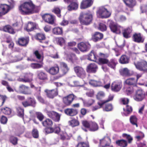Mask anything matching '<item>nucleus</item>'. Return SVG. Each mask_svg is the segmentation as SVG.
I'll return each mask as SVG.
<instances>
[{
	"mask_svg": "<svg viewBox=\"0 0 147 147\" xmlns=\"http://www.w3.org/2000/svg\"><path fill=\"white\" fill-rule=\"evenodd\" d=\"M40 9V6L36 5L31 0L24 2L19 7V10L23 15H30L38 13Z\"/></svg>",
	"mask_w": 147,
	"mask_h": 147,
	"instance_id": "obj_1",
	"label": "nucleus"
},
{
	"mask_svg": "<svg viewBox=\"0 0 147 147\" xmlns=\"http://www.w3.org/2000/svg\"><path fill=\"white\" fill-rule=\"evenodd\" d=\"M80 24L88 26L90 24L93 20V15L90 12L81 13L79 18Z\"/></svg>",
	"mask_w": 147,
	"mask_h": 147,
	"instance_id": "obj_2",
	"label": "nucleus"
},
{
	"mask_svg": "<svg viewBox=\"0 0 147 147\" xmlns=\"http://www.w3.org/2000/svg\"><path fill=\"white\" fill-rule=\"evenodd\" d=\"M97 13L99 18L102 19L109 18L111 15V12L105 6L100 7L97 11Z\"/></svg>",
	"mask_w": 147,
	"mask_h": 147,
	"instance_id": "obj_3",
	"label": "nucleus"
},
{
	"mask_svg": "<svg viewBox=\"0 0 147 147\" xmlns=\"http://www.w3.org/2000/svg\"><path fill=\"white\" fill-rule=\"evenodd\" d=\"M134 64L136 68L140 71H147V62L144 60L140 61L134 62Z\"/></svg>",
	"mask_w": 147,
	"mask_h": 147,
	"instance_id": "obj_4",
	"label": "nucleus"
},
{
	"mask_svg": "<svg viewBox=\"0 0 147 147\" xmlns=\"http://www.w3.org/2000/svg\"><path fill=\"white\" fill-rule=\"evenodd\" d=\"M77 98V96L74 94H70L62 98V102L66 106H69Z\"/></svg>",
	"mask_w": 147,
	"mask_h": 147,
	"instance_id": "obj_5",
	"label": "nucleus"
},
{
	"mask_svg": "<svg viewBox=\"0 0 147 147\" xmlns=\"http://www.w3.org/2000/svg\"><path fill=\"white\" fill-rule=\"evenodd\" d=\"M15 2L12 1L10 5L5 4H0V13L3 16L7 14L11 10V7H13L14 5Z\"/></svg>",
	"mask_w": 147,
	"mask_h": 147,
	"instance_id": "obj_6",
	"label": "nucleus"
},
{
	"mask_svg": "<svg viewBox=\"0 0 147 147\" xmlns=\"http://www.w3.org/2000/svg\"><path fill=\"white\" fill-rule=\"evenodd\" d=\"M21 104L25 108L29 107L34 108L36 106V102L34 98L29 97L28 98L27 100L22 101Z\"/></svg>",
	"mask_w": 147,
	"mask_h": 147,
	"instance_id": "obj_7",
	"label": "nucleus"
},
{
	"mask_svg": "<svg viewBox=\"0 0 147 147\" xmlns=\"http://www.w3.org/2000/svg\"><path fill=\"white\" fill-rule=\"evenodd\" d=\"M146 93L145 92L141 89L137 90L135 94L133 96V98L137 101H141L145 98Z\"/></svg>",
	"mask_w": 147,
	"mask_h": 147,
	"instance_id": "obj_8",
	"label": "nucleus"
},
{
	"mask_svg": "<svg viewBox=\"0 0 147 147\" xmlns=\"http://www.w3.org/2000/svg\"><path fill=\"white\" fill-rule=\"evenodd\" d=\"M46 114L48 117L56 122H59L60 120L61 114L54 111H47Z\"/></svg>",
	"mask_w": 147,
	"mask_h": 147,
	"instance_id": "obj_9",
	"label": "nucleus"
},
{
	"mask_svg": "<svg viewBox=\"0 0 147 147\" xmlns=\"http://www.w3.org/2000/svg\"><path fill=\"white\" fill-rule=\"evenodd\" d=\"M43 20L46 22L50 24H53L55 23V16L49 13H45L42 16Z\"/></svg>",
	"mask_w": 147,
	"mask_h": 147,
	"instance_id": "obj_10",
	"label": "nucleus"
},
{
	"mask_svg": "<svg viewBox=\"0 0 147 147\" xmlns=\"http://www.w3.org/2000/svg\"><path fill=\"white\" fill-rule=\"evenodd\" d=\"M109 22V26L111 31L114 33L120 34L121 33V27L117 26L112 20H108Z\"/></svg>",
	"mask_w": 147,
	"mask_h": 147,
	"instance_id": "obj_11",
	"label": "nucleus"
},
{
	"mask_svg": "<svg viewBox=\"0 0 147 147\" xmlns=\"http://www.w3.org/2000/svg\"><path fill=\"white\" fill-rule=\"evenodd\" d=\"M113 98V97L109 96L107 100H101L100 101L97 102L98 105H95L92 107V110L93 111H96L102 108L105 103L112 100Z\"/></svg>",
	"mask_w": 147,
	"mask_h": 147,
	"instance_id": "obj_12",
	"label": "nucleus"
},
{
	"mask_svg": "<svg viewBox=\"0 0 147 147\" xmlns=\"http://www.w3.org/2000/svg\"><path fill=\"white\" fill-rule=\"evenodd\" d=\"M47 97L49 98L53 99L58 94V89L56 88L52 90L46 89L45 90Z\"/></svg>",
	"mask_w": 147,
	"mask_h": 147,
	"instance_id": "obj_13",
	"label": "nucleus"
},
{
	"mask_svg": "<svg viewBox=\"0 0 147 147\" xmlns=\"http://www.w3.org/2000/svg\"><path fill=\"white\" fill-rule=\"evenodd\" d=\"M74 69L78 77L83 78L86 76L85 71L82 67L76 66L74 67Z\"/></svg>",
	"mask_w": 147,
	"mask_h": 147,
	"instance_id": "obj_14",
	"label": "nucleus"
},
{
	"mask_svg": "<svg viewBox=\"0 0 147 147\" xmlns=\"http://www.w3.org/2000/svg\"><path fill=\"white\" fill-rule=\"evenodd\" d=\"M91 45L88 42H81L78 44V48L82 52L88 51L90 49Z\"/></svg>",
	"mask_w": 147,
	"mask_h": 147,
	"instance_id": "obj_15",
	"label": "nucleus"
},
{
	"mask_svg": "<svg viewBox=\"0 0 147 147\" xmlns=\"http://www.w3.org/2000/svg\"><path fill=\"white\" fill-rule=\"evenodd\" d=\"M29 39L27 37H21L19 38L16 43L20 46L23 47H26L28 44Z\"/></svg>",
	"mask_w": 147,
	"mask_h": 147,
	"instance_id": "obj_16",
	"label": "nucleus"
},
{
	"mask_svg": "<svg viewBox=\"0 0 147 147\" xmlns=\"http://www.w3.org/2000/svg\"><path fill=\"white\" fill-rule=\"evenodd\" d=\"M67 8L69 11H76L77 10L79 7V3L78 0H74L70 2Z\"/></svg>",
	"mask_w": 147,
	"mask_h": 147,
	"instance_id": "obj_17",
	"label": "nucleus"
},
{
	"mask_svg": "<svg viewBox=\"0 0 147 147\" xmlns=\"http://www.w3.org/2000/svg\"><path fill=\"white\" fill-rule=\"evenodd\" d=\"M94 0H82L80 4V8L85 9L90 7L92 5Z\"/></svg>",
	"mask_w": 147,
	"mask_h": 147,
	"instance_id": "obj_18",
	"label": "nucleus"
},
{
	"mask_svg": "<svg viewBox=\"0 0 147 147\" xmlns=\"http://www.w3.org/2000/svg\"><path fill=\"white\" fill-rule=\"evenodd\" d=\"M133 40L137 43H142L144 41V38H143L140 33H135L132 36Z\"/></svg>",
	"mask_w": 147,
	"mask_h": 147,
	"instance_id": "obj_19",
	"label": "nucleus"
},
{
	"mask_svg": "<svg viewBox=\"0 0 147 147\" xmlns=\"http://www.w3.org/2000/svg\"><path fill=\"white\" fill-rule=\"evenodd\" d=\"M98 57L96 52L94 50H92L87 55V58L88 60L96 62H97Z\"/></svg>",
	"mask_w": 147,
	"mask_h": 147,
	"instance_id": "obj_20",
	"label": "nucleus"
},
{
	"mask_svg": "<svg viewBox=\"0 0 147 147\" xmlns=\"http://www.w3.org/2000/svg\"><path fill=\"white\" fill-rule=\"evenodd\" d=\"M103 38V34L99 32H95L92 35V40L94 42H96L102 39Z\"/></svg>",
	"mask_w": 147,
	"mask_h": 147,
	"instance_id": "obj_21",
	"label": "nucleus"
},
{
	"mask_svg": "<svg viewBox=\"0 0 147 147\" xmlns=\"http://www.w3.org/2000/svg\"><path fill=\"white\" fill-rule=\"evenodd\" d=\"M35 39L41 43H44L46 44L48 43V42L44 41L46 37L45 34L42 33H37L34 36Z\"/></svg>",
	"mask_w": 147,
	"mask_h": 147,
	"instance_id": "obj_22",
	"label": "nucleus"
},
{
	"mask_svg": "<svg viewBox=\"0 0 147 147\" xmlns=\"http://www.w3.org/2000/svg\"><path fill=\"white\" fill-rule=\"evenodd\" d=\"M122 87V83L119 82H113L111 86V90L113 92H117L119 91Z\"/></svg>",
	"mask_w": 147,
	"mask_h": 147,
	"instance_id": "obj_23",
	"label": "nucleus"
},
{
	"mask_svg": "<svg viewBox=\"0 0 147 147\" xmlns=\"http://www.w3.org/2000/svg\"><path fill=\"white\" fill-rule=\"evenodd\" d=\"M98 68L97 66L94 63H91L89 64L87 66L86 70L89 73H95L96 71Z\"/></svg>",
	"mask_w": 147,
	"mask_h": 147,
	"instance_id": "obj_24",
	"label": "nucleus"
},
{
	"mask_svg": "<svg viewBox=\"0 0 147 147\" xmlns=\"http://www.w3.org/2000/svg\"><path fill=\"white\" fill-rule=\"evenodd\" d=\"M32 80V75L30 74H25L23 78H20L19 81L25 83L30 82Z\"/></svg>",
	"mask_w": 147,
	"mask_h": 147,
	"instance_id": "obj_25",
	"label": "nucleus"
},
{
	"mask_svg": "<svg viewBox=\"0 0 147 147\" xmlns=\"http://www.w3.org/2000/svg\"><path fill=\"white\" fill-rule=\"evenodd\" d=\"M36 29V24L32 22H29L24 28V29L28 32Z\"/></svg>",
	"mask_w": 147,
	"mask_h": 147,
	"instance_id": "obj_26",
	"label": "nucleus"
},
{
	"mask_svg": "<svg viewBox=\"0 0 147 147\" xmlns=\"http://www.w3.org/2000/svg\"><path fill=\"white\" fill-rule=\"evenodd\" d=\"M19 91L22 94H30L29 87L24 85H20L19 86Z\"/></svg>",
	"mask_w": 147,
	"mask_h": 147,
	"instance_id": "obj_27",
	"label": "nucleus"
},
{
	"mask_svg": "<svg viewBox=\"0 0 147 147\" xmlns=\"http://www.w3.org/2000/svg\"><path fill=\"white\" fill-rule=\"evenodd\" d=\"M61 66V71L62 73V76L66 74L69 70V68L67 65L65 63L63 62H61L60 63Z\"/></svg>",
	"mask_w": 147,
	"mask_h": 147,
	"instance_id": "obj_28",
	"label": "nucleus"
},
{
	"mask_svg": "<svg viewBox=\"0 0 147 147\" xmlns=\"http://www.w3.org/2000/svg\"><path fill=\"white\" fill-rule=\"evenodd\" d=\"M130 61V57L125 55H122L120 58L119 62L121 64H125L128 63Z\"/></svg>",
	"mask_w": 147,
	"mask_h": 147,
	"instance_id": "obj_29",
	"label": "nucleus"
},
{
	"mask_svg": "<svg viewBox=\"0 0 147 147\" xmlns=\"http://www.w3.org/2000/svg\"><path fill=\"white\" fill-rule=\"evenodd\" d=\"M53 34L56 35H62L63 34V30L62 27H57L53 28L52 30Z\"/></svg>",
	"mask_w": 147,
	"mask_h": 147,
	"instance_id": "obj_30",
	"label": "nucleus"
},
{
	"mask_svg": "<svg viewBox=\"0 0 147 147\" xmlns=\"http://www.w3.org/2000/svg\"><path fill=\"white\" fill-rule=\"evenodd\" d=\"M61 8L59 6H55L52 10V12L59 18L61 17Z\"/></svg>",
	"mask_w": 147,
	"mask_h": 147,
	"instance_id": "obj_31",
	"label": "nucleus"
},
{
	"mask_svg": "<svg viewBox=\"0 0 147 147\" xmlns=\"http://www.w3.org/2000/svg\"><path fill=\"white\" fill-rule=\"evenodd\" d=\"M59 66L57 65L56 66H53L50 68L47 71L50 74L52 75H55L57 74L59 71Z\"/></svg>",
	"mask_w": 147,
	"mask_h": 147,
	"instance_id": "obj_32",
	"label": "nucleus"
},
{
	"mask_svg": "<svg viewBox=\"0 0 147 147\" xmlns=\"http://www.w3.org/2000/svg\"><path fill=\"white\" fill-rule=\"evenodd\" d=\"M3 30L4 32L12 34H14L15 33L12 27L9 25L4 26L3 28Z\"/></svg>",
	"mask_w": 147,
	"mask_h": 147,
	"instance_id": "obj_33",
	"label": "nucleus"
},
{
	"mask_svg": "<svg viewBox=\"0 0 147 147\" xmlns=\"http://www.w3.org/2000/svg\"><path fill=\"white\" fill-rule=\"evenodd\" d=\"M37 77L38 79L42 80H46L48 79L47 74L42 71H41L38 73Z\"/></svg>",
	"mask_w": 147,
	"mask_h": 147,
	"instance_id": "obj_34",
	"label": "nucleus"
},
{
	"mask_svg": "<svg viewBox=\"0 0 147 147\" xmlns=\"http://www.w3.org/2000/svg\"><path fill=\"white\" fill-rule=\"evenodd\" d=\"M99 129L98 124L95 122H91L90 125L89 129L91 131H97Z\"/></svg>",
	"mask_w": 147,
	"mask_h": 147,
	"instance_id": "obj_35",
	"label": "nucleus"
},
{
	"mask_svg": "<svg viewBox=\"0 0 147 147\" xmlns=\"http://www.w3.org/2000/svg\"><path fill=\"white\" fill-rule=\"evenodd\" d=\"M117 64V60L114 58H112L107 63V65L109 67L114 69L116 67V65Z\"/></svg>",
	"mask_w": 147,
	"mask_h": 147,
	"instance_id": "obj_36",
	"label": "nucleus"
},
{
	"mask_svg": "<svg viewBox=\"0 0 147 147\" xmlns=\"http://www.w3.org/2000/svg\"><path fill=\"white\" fill-rule=\"evenodd\" d=\"M138 119L135 115H132L129 118V121L130 123L133 125H135L136 127H138Z\"/></svg>",
	"mask_w": 147,
	"mask_h": 147,
	"instance_id": "obj_37",
	"label": "nucleus"
},
{
	"mask_svg": "<svg viewBox=\"0 0 147 147\" xmlns=\"http://www.w3.org/2000/svg\"><path fill=\"white\" fill-rule=\"evenodd\" d=\"M69 125L72 127L78 126L80 125V122L74 118L69 120L68 122Z\"/></svg>",
	"mask_w": 147,
	"mask_h": 147,
	"instance_id": "obj_38",
	"label": "nucleus"
},
{
	"mask_svg": "<svg viewBox=\"0 0 147 147\" xmlns=\"http://www.w3.org/2000/svg\"><path fill=\"white\" fill-rule=\"evenodd\" d=\"M132 31V29L129 27L124 29L123 32V37L126 38L130 37V34L131 33Z\"/></svg>",
	"mask_w": 147,
	"mask_h": 147,
	"instance_id": "obj_39",
	"label": "nucleus"
},
{
	"mask_svg": "<svg viewBox=\"0 0 147 147\" xmlns=\"http://www.w3.org/2000/svg\"><path fill=\"white\" fill-rule=\"evenodd\" d=\"M42 125L44 127L52 126L53 125V122L49 118H46L42 122Z\"/></svg>",
	"mask_w": 147,
	"mask_h": 147,
	"instance_id": "obj_40",
	"label": "nucleus"
},
{
	"mask_svg": "<svg viewBox=\"0 0 147 147\" xmlns=\"http://www.w3.org/2000/svg\"><path fill=\"white\" fill-rule=\"evenodd\" d=\"M125 82L127 85L135 86L136 85L137 80L135 78H131L127 79Z\"/></svg>",
	"mask_w": 147,
	"mask_h": 147,
	"instance_id": "obj_41",
	"label": "nucleus"
},
{
	"mask_svg": "<svg viewBox=\"0 0 147 147\" xmlns=\"http://www.w3.org/2000/svg\"><path fill=\"white\" fill-rule=\"evenodd\" d=\"M123 110L125 113H124L125 115L127 116L132 112L133 108L131 106L127 105H126L125 108H123Z\"/></svg>",
	"mask_w": 147,
	"mask_h": 147,
	"instance_id": "obj_42",
	"label": "nucleus"
},
{
	"mask_svg": "<svg viewBox=\"0 0 147 147\" xmlns=\"http://www.w3.org/2000/svg\"><path fill=\"white\" fill-rule=\"evenodd\" d=\"M16 112L18 115L21 117L23 118L24 115V109L21 106H18L16 107Z\"/></svg>",
	"mask_w": 147,
	"mask_h": 147,
	"instance_id": "obj_43",
	"label": "nucleus"
},
{
	"mask_svg": "<svg viewBox=\"0 0 147 147\" xmlns=\"http://www.w3.org/2000/svg\"><path fill=\"white\" fill-rule=\"evenodd\" d=\"M126 5L129 8H132L136 5V2L133 0H123Z\"/></svg>",
	"mask_w": 147,
	"mask_h": 147,
	"instance_id": "obj_44",
	"label": "nucleus"
},
{
	"mask_svg": "<svg viewBox=\"0 0 147 147\" xmlns=\"http://www.w3.org/2000/svg\"><path fill=\"white\" fill-rule=\"evenodd\" d=\"M116 143L118 146L121 147H126L127 145V141L123 139L117 140Z\"/></svg>",
	"mask_w": 147,
	"mask_h": 147,
	"instance_id": "obj_45",
	"label": "nucleus"
},
{
	"mask_svg": "<svg viewBox=\"0 0 147 147\" xmlns=\"http://www.w3.org/2000/svg\"><path fill=\"white\" fill-rule=\"evenodd\" d=\"M98 147H114L113 145H111L110 144L106 143V141L104 139H102L100 140Z\"/></svg>",
	"mask_w": 147,
	"mask_h": 147,
	"instance_id": "obj_46",
	"label": "nucleus"
},
{
	"mask_svg": "<svg viewBox=\"0 0 147 147\" xmlns=\"http://www.w3.org/2000/svg\"><path fill=\"white\" fill-rule=\"evenodd\" d=\"M2 112L6 115H10L12 112V110L8 107H5L1 109Z\"/></svg>",
	"mask_w": 147,
	"mask_h": 147,
	"instance_id": "obj_47",
	"label": "nucleus"
},
{
	"mask_svg": "<svg viewBox=\"0 0 147 147\" xmlns=\"http://www.w3.org/2000/svg\"><path fill=\"white\" fill-rule=\"evenodd\" d=\"M18 139L17 137L13 136H11L9 137V141L13 145L15 146L18 144Z\"/></svg>",
	"mask_w": 147,
	"mask_h": 147,
	"instance_id": "obj_48",
	"label": "nucleus"
},
{
	"mask_svg": "<svg viewBox=\"0 0 147 147\" xmlns=\"http://www.w3.org/2000/svg\"><path fill=\"white\" fill-rule=\"evenodd\" d=\"M82 124L83 126L86 128H82V129L84 131L87 132L88 130L87 129H89L90 125V122H89L86 120L83 121H82Z\"/></svg>",
	"mask_w": 147,
	"mask_h": 147,
	"instance_id": "obj_49",
	"label": "nucleus"
},
{
	"mask_svg": "<svg viewBox=\"0 0 147 147\" xmlns=\"http://www.w3.org/2000/svg\"><path fill=\"white\" fill-rule=\"evenodd\" d=\"M8 99V98L6 95L0 94V107L4 105Z\"/></svg>",
	"mask_w": 147,
	"mask_h": 147,
	"instance_id": "obj_50",
	"label": "nucleus"
},
{
	"mask_svg": "<svg viewBox=\"0 0 147 147\" xmlns=\"http://www.w3.org/2000/svg\"><path fill=\"white\" fill-rule=\"evenodd\" d=\"M121 74L123 76H130L129 71L127 68H125L120 71Z\"/></svg>",
	"mask_w": 147,
	"mask_h": 147,
	"instance_id": "obj_51",
	"label": "nucleus"
},
{
	"mask_svg": "<svg viewBox=\"0 0 147 147\" xmlns=\"http://www.w3.org/2000/svg\"><path fill=\"white\" fill-rule=\"evenodd\" d=\"M108 62V59L106 58H99L97 59V62L99 64H107Z\"/></svg>",
	"mask_w": 147,
	"mask_h": 147,
	"instance_id": "obj_52",
	"label": "nucleus"
},
{
	"mask_svg": "<svg viewBox=\"0 0 147 147\" xmlns=\"http://www.w3.org/2000/svg\"><path fill=\"white\" fill-rule=\"evenodd\" d=\"M113 109V107L111 104H106L103 108V110L104 111L108 112L112 111Z\"/></svg>",
	"mask_w": 147,
	"mask_h": 147,
	"instance_id": "obj_53",
	"label": "nucleus"
},
{
	"mask_svg": "<svg viewBox=\"0 0 147 147\" xmlns=\"http://www.w3.org/2000/svg\"><path fill=\"white\" fill-rule=\"evenodd\" d=\"M56 41H57V44L62 46L65 44V39L62 37H58L56 38Z\"/></svg>",
	"mask_w": 147,
	"mask_h": 147,
	"instance_id": "obj_54",
	"label": "nucleus"
},
{
	"mask_svg": "<svg viewBox=\"0 0 147 147\" xmlns=\"http://www.w3.org/2000/svg\"><path fill=\"white\" fill-rule=\"evenodd\" d=\"M32 137L35 138H38L39 137V134L38 130L36 128L33 129L31 132Z\"/></svg>",
	"mask_w": 147,
	"mask_h": 147,
	"instance_id": "obj_55",
	"label": "nucleus"
},
{
	"mask_svg": "<svg viewBox=\"0 0 147 147\" xmlns=\"http://www.w3.org/2000/svg\"><path fill=\"white\" fill-rule=\"evenodd\" d=\"M44 129V131L46 134L53 133V127L52 126L45 127Z\"/></svg>",
	"mask_w": 147,
	"mask_h": 147,
	"instance_id": "obj_56",
	"label": "nucleus"
},
{
	"mask_svg": "<svg viewBox=\"0 0 147 147\" xmlns=\"http://www.w3.org/2000/svg\"><path fill=\"white\" fill-rule=\"evenodd\" d=\"M36 117L40 121H42L44 118V116L41 112H36Z\"/></svg>",
	"mask_w": 147,
	"mask_h": 147,
	"instance_id": "obj_57",
	"label": "nucleus"
},
{
	"mask_svg": "<svg viewBox=\"0 0 147 147\" xmlns=\"http://www.w3.org/2000/svg\"><path fill=\"white\" fill-rule=\"evenodd\" d=\"M98 29L101 31H105L107 30V27L105 24L100 23L99 24Z\"/></svg>",
	"mask_w": 147,
	"mask_h": 147,
	"instance_id": "obj_58",
	"label": "nucleus"
},
{
	"mask_svg": "<svg viewBox=\"0 0 147 147\" xmlns=\"http://www.w3.org/2000/svg\"><path fill=\"white\" fill-rule=\"evenodd\" d=\"M31 67L34 69H39L42 67V64L39 63H32L31 64Z\"/></svg>",
	"mask_w": 147,
	"mask_h": 147,
	"instance_id": "obj_59",
	"label": "nucleus"
},
{
	"mask_svg": "<svg viewBox=\"0 0 147 147\" xmlns=\"http://www.w3.org/2000/svg\"><path fill=\"white\" fill-rule=\"evenodd\" d=\"M89 84L93 86H99L100 82L94 80H90Z\"/></svg>",
	"mask_w": 147,
	"mask_h": 147,
	"instance_id": "obj_60",
	"label": "nucleus"
},
{
	"mask_svg": "<svg viewBox=\"0 0 147 147\" xmlns=\"http://www.w3.org/2000/svg\"><path fill=\"white\" fill-rule=\"evenodd\" d=\"M122 136L123 138L125 137L128 140L129 143H130L133 140L132 137L129 135H128L126 134H123Z\"/></svg>",
	"mask_w": 147,
	"mask_h": 147,
	"instance_id": "obj_61",
	"label": "nucleus"
},
{
	"mask_svg": "<svg viewBox=\"0 0 147 147\" xmlns=\"http://www.w3.org/2000/svg\"><path fill=\"white\" fill-rule=\"evenodd\" d=\"M0 122L3 124H5L7 121V118L4 115L1 116L0 120Z\"/></svg>",
	"mask_w": 147,
	"mask_h": 147,
	"instance_id": "obj_62",
	"label": "nucleus"
},
{
	"mask_svg": "<svg viewBox=\"0 0 147 147\" xmlns=\"http://www.w3.org/2000/svg\"><path fill=\"white\" fill-rule=\"evenodd\" d=\"M76 147H89V144L83 142H79Z\"/></svg>",
	"mask_w": 147,
	"mask_h": 147,
	"instance_id": "obj_63",
	"label": "nucleus"
},
{
	"mask_svg": "<svg viewBox=\"0 0 147 147\" xmlns=\"http://www.w3.org/2000/svg\"><path fill=\"white\" fill-rule=\"evenodd\" d=\"M53 132L56 134H58L61 131V129L60 127L56 125H55L54 127H53Z\"/></svg>",
	"mask_w": 147,
	"mask_h": 147,
	"instance_id": "obj_64",
	"label": "nucleus"
}]
</instances>
